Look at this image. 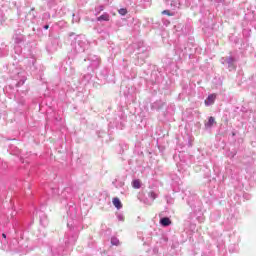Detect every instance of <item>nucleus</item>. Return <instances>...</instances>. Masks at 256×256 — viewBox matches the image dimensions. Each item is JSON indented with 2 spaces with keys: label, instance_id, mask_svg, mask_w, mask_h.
Listing matches in <instances>:
<instances>
[{
  "label": "nucleus",
  "instance_id": "obj_8",
  "mask_svg": "<svg viewBox=\"0 0 256 256\" xmlns=\"http://www.w3.org/2000/svg\"><path fill=\"white\" fill-rule=\"evenodd\" d=\"M162 14H163V15H167L168 17H173V14H172L171 11H169V10H163V11H162Z\"/></svg>",
  "mask_w": 256,
  "mask_h": 256
},
{
  "label": "nucleus",
  "instance_id": "obj_10",
  "mask_svg": "<svg viewBox=\"0 0 256 256\" xmlns=\"http://www.w3.org/2000/svg\"><path fill=\"white\" fill-rule=\"evenodd\" d=\"M111 243H112V245H119V240H117V239H112V240H111Z\"/></svg>",
  "mask_w": 256,
  "mask_h": 256
},
{
  "label": "nucleus",
  "instance_id": "obj_2",
  "mask_svg": "<svg viewBox=\"0 0 256 256\" xmlns=\"http://www.w3.org/2000/svg\"><path fill=\"white\" fill-rule=\"evenodd\" d=\"M171 223V219H169L168 217H164L160 220V225H162V227H169Z\"/></svg>",
  "mask_w": 256,
  "mask_h": 256
},
{
  "label": "nucleus",
  "instance_id": "obj_13",
  "mask_svg": "<svg viewBox=\"0 0 256 256\" xmlns=\"http://www.w3.org/2000/svg\"><path fill=\"white\" fill-rule=\"evenodd\" d=\"M44 29H49V25H45V26H44Z\"/></svg>",
  "mask_w": 256,
  "mask_h": 256
},
{
  "label": "nucleus",
  "instance_id": "obj_6",
  "mask_svg": "<svg viewBox=\"0 0 256 256\" xmlns=\"http://www.w3.org/2000/svg\"><path fill=\"white\" fill-rule=\"evenodd\" d=\"M212 125H215V118L210 116L208 122L205 124V127H211Z\"/></svg>",
  "mask_w": 256,
  "mask_h": 256
},
{
  "label": "nucleus",
  "instance_id": "obj_3",
  "mask_svg": "<svg viewBox=\"0 0 256 256\" xmlns=\"http://www.w3.org/2000/svg\"><path fill=\"white\" fill-rule=\"evenodd\" d=\"M112 203L114 207H116V209H121V207H123V204L121 203V200H119L118 197L113 198Z\"/></svg>",
  "mask_w": 256,
  "mask_h": 256
},
{
  "label": "nucleus",
  "instance_id": "obj_12",
  "mask_svg": "<svg viewBox=\"0 0 256 256\" xmlns=\"http://www.w3.org/2000/svg\"><path fill=\"white\" fill-rule=\"evenodd\" d=\"M105 8L103 6H100V11H103Z\"/></svg>",
  "mask_w": 256,
  "mask_h": 256
},
{
  "label": "nucleus",
  "instance_id": "obj_7",
  "mask_svg": "<svg viewBox=\"0 0 256 256\" xmlns=\"http://www.w3.org/2000/svg\"><path fill=\"white\" fill-rule=\"evenodd\" d=\"M119 15H122V17H125V15H127L128 11L127 8H120L118 10Z\"/></svg>",
  "mask_w": 256,
  "mask_h": 256
},
{
  "label": "nucleus",
  "instance_id": "obj_1",
  "mask_svg": "<svg viewBox=\"0 0 256 256\" xmlns=\"http://www.w3.org/2000/svg\"><path fill=\"white\" fill-rule=\"evenodd\" d=\"M215 99H217V96L215 94H210L207 100H205V105L207 107H209V105H213V103H215Z\"/></svg>",
  "mask_w": 256,
  "mask_h": 256
},
{
  "label": "nucleus",
  "instance_id": "obj_11",
  "mask_svg": "<svg viewBox=\"0 0 256 256\" xmlns=\"http://www.w3.org/2000/svg\"><path fill=\"white\" fill-rule=\"evenodd\" d=\"M3 239H7V235L6 234H2Z\"/></svg>",
  "mask_w": 256,
  "mask_h": 256
},
{
  "label": "nucleus",
  "instance_id": "obj_5",
  "mask_svg": "<svg viewBox=\"0 0 256 256\" xmlns=\"http://www.w3.org/2000/svg\"><path fill=\"white\" fill-rule=\"evenodd\" d=\"M132 186L134 189H141V180L139 179L133 180Z\"/></svg>",
  "mask_w": 256,
  "mask_h": 256
},
{
  "label": "nucleus",
  "instance_id": "obj_4",
  "mask_svg": "<svg viewBox=\"0 0 256 256\" xmlns=\"http://www.w3.org/2000/svg\"><path fill=\"white\" fill-rule=\"evenodd\" d=\"M110 19H111V16H109L108 13H104L97 18V21H109Z\"/></svg>",
  "mask_w": 256,
  "mask_h": 256
},
{
  "label": "nucleus",
  "instance_id": "obj_9",
  "mask_svg": "<svg viewBox=\"0 0 256 256\" xmlns=\"http://www.w3.org/2000/svg\"><path fill=\"white\" fill-rule=\"evenodd\" d=\"M149 197H151V199H157V194H155V192H149Z\"/></svg>",
  "mask_w": 256,
  "mask_h": 256
}]
</instances>
